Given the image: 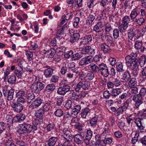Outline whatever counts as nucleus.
Wrapping results in <instances>:
<instances>
[{
  "label": "nucleus",
  "instance_id": "1",
  "mask_svg": "<svg viewBox=\"0 0 146 146\" xmlns=\"http://www.w3.org/2000/svg\"><path fill=\"white\" fill-rule=\"evenodd\" d=\"M37 129V125H32L27 123L24 122L19 125L17 131L20 135H22L31 132L34 133Z\"/></svg>",
  "mask_w": 146,
  "mask_h": 146
},
{
  "label": "nucleus",
  "instance_id": "2",
  "mask_svg": "<svg viewBox=\"0 0 146 146\" xmlns=\"http://www.w3.org/2000/svg\"><path fill=\"white\" fill-rule=\"evenodd\" d=\"M146 96V89L142 88L139 91V93L133 96L132 97V100L135 102L134 108L139 110L141 105L143 102V98Z\"/></svg>",
  "mask_w": 146,
  "mask_h": 146
},
{
  "label": "nucleus",
  "instance_id": "3",
  "mask_svg": "<svg viewBox=\"0 0 146 146\" xmlns=\"http://www.w3.org/2000/svg\"><path fill=\"white\" fill-rule=\"evenodd\" d=\"M137 54L132 53L130 55L127 56L125 58V63L126 66L129 69H133L136 67H138L139 64H138V59L137 58Z\"/></svg>",
  "mask_w": 146,
  "mask_h": 146
},
{
  "label": "nucleus",
  "instance_id": "4",
  "mask_svg": "<svg viewBox=\"0 0 146 146\" xmlns=\"http://www.w3.org/2000/svg\"><path fill=\"white\" fill-rule=\"evenodd\" d=\"M127 34L128 38L132 40L133 37L134 39H138L141 36V33L139 30L135 29L133 27L130 28L128 30Z\"/></svg>",
  "mask_w": 146,
  "mask_h": 146
},
{
  "label": "nucleus",
  "instance_id": "5",
  "mask_svg": "<svg viewBox=\"0 0 146 146\" xmlns=\"http://www.w3.org/2000/svg\"><path fill=\"white\" fill-rule=\"evenodd\" d=\"M44 87V84L40 82H34L31 87V89L33 92L38 93Z\"/></svg>",
  "mask_w": 146,
  "mask_h": 146
},
{
  "label": "nucleus",
  "instance_id": "6",
  "mask_svg": "<svg viewBox=\"0 0 146 146\" xmlns=\"http://www.w3.org/2000/svg\"><path fill=\"white\" fill-rule=\"evenodd\" d=\"M89 83L87 81L84 80L80 81L75 87V91L78 92L81 88L84 90H87L89 87Z\"/></svg>",
  "mask_w": 146,
  "mask_h": 146
},
{
  "label": "nucleus",
  "instance_id": "7",
  "mask_svg": "<svg viewBox=\"0 0 146 146\" xmlns=\"http://www.w3.org/2000/svg\"><path fill=\"white\" fill-rule=\"evenodd\" d=\"M70 87L68 85H64L62 86L59 87L57 90V93L60 95L64 96L67 93H69Z\"/></svg>",
  "mask_w": 146,
  "mask_h": 146
},
{
  "label": "nucleus",
  "instance_id": "8",
  "mask_svg": "<svg viewBox=\"0 0 146 146\" xmlns=\"http://www.w3.org/2000/svg\"><path fill=\"white\" fill-rule=\"evenodd\" d=\"M44 100L41 98H38L35 100L29 106V110H30L39 107L42 103H43Z\"/></svg>",
  "mask_w": 146,
  "mask_h": 146
},
{
  "label": "nucleus",
  "instance_id": "9",
  "mask_svg": "<svg viewBox=\"0 0 146 146\" xmlns=\"http://www.w3.org/2000/svg\"><path fill=\"white\" fill-rule=\"evenodd\" d=\"M99 72H100L101 74L104 77H107L109 74L108 68L106 64L104 63L101 64L99 67Z\"/></svg>",
  "mask_w": 146,
  "mask_h": 146
},
{
  "label": "nucleus",
  "instance_id": "10",
  "mask_svg": "<svg viewBox=\"0 0 146 146\" xmlns=\"http://www.w3.org/2000/svg\"><path fill=\"white\" fill-rule=\"evenodd\" d=\"M84 135L83 132L79 134H77L73 136L74 141L77 143L81 144L84 139Z\"/></svg>",
  "mask_w": 146,
  "mask_h": 146
},
{
  "label": "nucleus",
  "instance_id": "11",
  "mask_svg": "<svg viewBox=\"0 0 146 146\" xmlns=\"http://www.w3.org/2000/svg\"><path fill=\"white\" fill-rule=\"evenodd\" d=\"M12 103L11 106L14 111L18 113H20L21 111L23 109V106L22 104L18 102Z\"/></svg>",
  "mask_w": 146,
  "mask_h": 146
},
{
  "label": "nucleus",
  "instance_id": "12",
  "mask_svg": "<svg viewBox=\"0 0 146 146\" xmlns=\"http://www.w3.org/2000/svg\"><path fill=\"white\" fill-rule=\"evenodd\" d=\"M135 47L137 50H140L141 52L146 51V46H143L142 42L141 41H136L135 44Z\"/></svg>",
  "mask_w": 146,
  "mask_h": 146
},
{
  "label": "nucleus",
  "instance_id": "13",
  "mask_svg": "<svg viewBox=\"0 0 146 146\" xmlns=\"http://www.w3.org/2000/svg\"><path fill=\"white\" fill-rule=\"evenodd\" d=\"M134 122L137 126L138 129L141 130L144 129L145 127L142 125L141 119L140 117L134 118Z\"/></svg>",
  "mask_w": 146,
  "mask_h": 146
},
{
  "label": "nucleus",
  "instance_id": "14",
  "mask_svg": "<svg viewBox=\"0 0 146 146\" xmlns=\"http://www.w3.org/2000/svg\"><path fill=\"white\" fill-rule=\"evenodd\" d=\"M140 13V11H139V9H135L131 11L130 14V17L133 21L137 18V17Z\"/></svg>",
  "mask_w": 146,
  "mask_h": 146
},
{
  "label": "nucleus",
  "instance_id": "15",
  "mask_svg": "<svg viewBox=\"0 0 146 146\" xmlns=\"http://www.w3.org/2000/svg\"><path fill=\"white\" fill-rule=\"evenodd\" d=\"M121 80L123 82H127L131 78V75L128 70L124 72L122 74Z\"/></svg>",
  "mask_w": 146,
  "mask_h": 146
},
{
  "label": "nucleus",
  "instance_id": "16",
  "mask_svg": "<svg viewBox=\"0 0 146 146\" xmlns=\"http://www.w3.org/2000/svg\"><path fill=\"white\" fill-rule=\"evenodd\" d=\"M58 138L57 137H52L50 138L46 142L47 146H54L57 142Z\"/></svg>",
  "mask_w": 146,
  "mask_h": 146
},
{
  "label": "nucleus",
  "instance_id": "17",
  "mask_svg": "<svg viewBox=\"0 0 146 146\" xmlns=\"http://www.w3.org/2000/svg\"><path fill=\"white\" fill-rule=\"evenodd\" d=\"M46 67L47 68L44 70V75L46 78H50L52 75L53 70L48 65H46Z\"/></svg>",
  "mask_w": 146,
  "mask_h": 146
},
{
  "label": "nucleus",
  "instance_id": "18",
  "mask_svg": "<svg viewBox=\"0 0 146 146\" xmlns=\"http://www.w3.org/2000/svg\"><path fill=\"white\" fill-rule=\"evenodd\" d=\"M100 65L101 64L97 66L96 64L92 63L88 66V68L92 72L98 73L99 72V67Z\"/></svg>",
  "mask_w": 146,
  "mask_h": 146
},
{
  "label": "nucleus",
  "instance_id": "19",
  "mask_svg": "<svg viewBox=\"0 0 146 146\" xmlns=\"http://www.w3.org/2000/svg\"><path fill=\"white\" fill-rule=\"evenodd\" d=\"M134 1L132 0H126L124 3L125 9H132L133 6L134 5Z\"/></svg>",
  "mask_w": 146,
  "mask_h": 146
},
{
  "label": "nucleus",
  "instance_id": "20",
  "mask_svg": "<svg viewBox=\"0 0 146 146\" xmlns=\"http://www.w3.org/2000/svg\"><path fill=\"white\" fill-rule=\"evenodd\" d=\"M100 47L101 50L104 53H110L111 51V48L106 43L102 44Z\"/></svg>",
  "mask_w": 146,
  "mask_h": 146
},
{
  "label": "nucleus",
  "instance_id": "21",
  "mask_svg": "<svg viewBox=\"0 0 146 146\" xmlns=\"http://www.w3.org/2000/svg\"><path fill=\"white\" fill-rule=\"evenodd\" d=\"M146 21V19L145 18L140 17L139 18L136 19L133 22L138 26H141L143 25Z\"/></svg>",
  "mask_w": 146,
  "mask_h": 146
},
{
  "label": "nucleus",
  "instance_id": "22",
  "mask_svg": "<svg viewBox=\"0 0 146 146\" xmlns=\"http://www.w3.org/2000/svg\"><path fill=\"white\" fill-rule=\"evenodd\" d=\"M14 72L16 76L19 78H21L24 77L26 75V74H24L23 69L20 70L16 68Z\"/></svg>",
  "mask_w": 146,
  "mask_h": 146
},
{
  "label": "nucleus",
  "instance_id": "23",
  "mask_svg": "<svg viewBox=\"0 0 146 146\" xmlns=\"http://www.w3.org/2000/svg\"><path fill=\"white\" fill-rule=\"evenodd\" d=\"M25 115L23 113H20L18 116H15L14 117L13 120L15 122H19L25 119Z\"/></svg>",
  "mask_w": 146,
  "mask_h": 146
},
{
  "label": "nucleus",
  "instance_id": "24",
  "mask_svg": "<svg viewBox=\"0 0 146 146\" xmlns=\"http://www.w3.org/2000/svg\"><path fill=\"white\" fill-rule=\"evenodd\" d=\"M131 88H132L129 92V96L130 97H133L134 95L137 94L138 89V88L136 86Z\"/></svg>",
  "mask_w": 146,
  "mask_h": 146
},
{
  "label": "nucleus",
  "instance_id": "25",
  "mask_svg": "<svg viewBox=\"0 0 146 146\" xmlns=\"http://www.w3.org/2000/svg\"><path fill=\"white\" fill-rule=\"evenodd\" d=\"M56 88V86L53 83L50 84L48 85L46 87L45 90L49 93L52 92Z\"/></svg>",
  "mask_w": 146,
  "mask_h": 146
},
{
  "label": "nucleus",
  "instance_id": "26",
  "mask_svg": "<svg viewBox=\"0 0 146 146\" xmlns=\"http://www.w3.org/2000/svg\"><path fill=\"white\" fill-rule=\"evenodd\" d=\"M138 60L139 66L140 65L141 68L144 67L146 63V57L145 55L142 56Z\"/></svg>",
  "mask_w": 146,
  "mask_h": 146
},
{
  "label": "nucleus",
  "instance_id": "27",
  "mask_svg": "<svg viewBox=\"0 0 146 146\" xmlns=\"http://www.w3.org/2000/svg\"><path fill=\"white\" fill-rule=\"evenodd\" d=\"M68 95L70 96V99L72 100H74L77 101H80V99L79 98V96L78 94H77L76 93L72 92H71L69 93Z\"/></svg>",
  "mask_w": 146,
  "mask_h": 146
},
{
  "label": "nucleus",
  "instance_id": "28",
  "mask_svg": "<svg viewBox=\"0 0 146 146\" xmlns=\"http://www.w3.org/2000/svg\"><path fill=\"white\" fill-rule=\"evenodd\" d=\"M71 36L70 42L72 43L76 42L80 38V35L78 33H75Z\"/></svg>",
  "mask_w": 146,
  "mask_h": 146
},
{
  "label": "nucleus",
  "instance_id": "29",
  "mask_svg": "<svg viewBox=\"0 0 146 146\" xmlns=\"http://www.w3.org/2000/svg\"><path fill=\"white\" fill-rule=\"evenodd\" d=\"M98 118V116L96 115L92 118L90 120V124L93 128L95 127L97 125V123Z\"/></svg>",
  "mask_w": 146,
  "mask_h": 146
},
{
  "label": "nucleus",
  "instance_id": "30",
  "mask_svg": "<svg viewBox=\"0 0 146 146\" xmlns=\"http://www.w3.org/2000/svg\"><path fill=\"white\" fill-rule=\"evenodd\" d=\"M45 112L41 108L40 109L35 113V116L37 118H42Z\"/></svg>",
  "mask_w": 146,
  "mask_h": 146
},
{
  "label": "nucleus",
  "instance_id": "31",
  "mask_svg": "<svg viewBox=\"0 0 146 146\" xmlns=\"http://www.w3.org/2000/svg\"><path fill=\"white\" fill-rule=\"evenodd\" d=\"M56 50L54 48H51L46 52L48 58H52L53 57L56 52Z\"/></svg>",
  "mask_w": 146,
  "mask_h": 146
},
{
  "label": "nucleus",
  "instance_id": "32",
  "mask_svg": "<svg viewBox=\"0 0 146 146\" xmlns=\"http://www.w3.org/2000/svg\"><path fill=\"white\" fill-rule=\"evenodd\" d=\"M137 85V80L135 78H132L130 79L128 83V85L129 87H135Z\"/></svg>",
  "mask_w": 146,
  "mask_h": 146
},
{
  "label": "nucleus",
  "instance_id": "33",
  "mask_svg": "<svg viewBox=\"0 0 146 146\" xmlns=\"http://www.w3.org/2000/svg\"><path fill=\"white\" fill-rule=\"evenodd\" d=\"M7 82L10 84H14L16 81V77L15 75L12 74L9 76L7 80Z\"/></svg>",
  "mask_w": 146,
  "mask_h": 146
},
{
  "label": "nucleus",
  "instance_id": "34",
  "mask_svg": "<svg viewBox=\"0 0 146 146\" xmlns=\"http://www.w3.org/2000/svg\"><path fill=\"white\" fill-rule=\"evenodd\" d=\"M51 103L50 101H47L43 106V108L42 109L45 112L48 111L50 110L51 107Z\"/></svg>",
  "mask_w": 146,
  "mask_h": 146
},
{
  "label": "nucleus",
  "instance_id": "35",
  "mask_svg": "<svg viewBox=\"0 0 146 146\" xmlns=\"http://www.w3.org/2000/svg\"><path fill=\"white\" fill-rule=\"evenodd\" d=\"M67 133L63 134L62 136L67 141H71L73 138V136L71 134L70 131H68Z\"/></svg>",
  "mask_w": 146,
  "mask_h": 146
},
{
  "label": "nucleus",
  "instance_id": "36",
  "mask_svg": "<svg viewBox=\"0 0 146 146\" xmlns=\"http://www.w3.org/2000/svg\"><path fill=\"white\" fill-rule=\"evenodd\" d=\"M121 93V89L119 88L113 89L111 92V95L115 97Z\"/></svg>",
  "mask_w": 146,
  "mask_h": 146
},
{
  "label": "nucleus",
  "instance_id": "37",
  "mask_svg": "<svg viewBox=\"0 0 146 146\" xmlns=\"http://www.w3.org/2000/svg\"><path fill=\"white\" fill-rule=\"evenodd\" d=\"M59 130L63 134L67 133L68 131H70L68 127L64 125L60 124L59 125Z\"/></svg>",
  "mask_w": 146,
  "mask_h": 146
},
{
  "label": "nucleus",
  "instance_id": "38",
  "mask_svg": "<svg viewBox=\"0 0 146 146\" xmlns=\"http://www.w3.org/2000/svg\"><path fill=\"white\" fill-rule=\"evenodd\" d=\"M1 87L3 95L5 97H6L7 94L11 90V89H10L9 88V86L6 85L2 86Z\"/></svg>",
  "mask_w": 146,
  "mask_h": 146
},
{
  "label": "nucleus",
  "instance_id": "39",
  "mask_svg": "<svg viewBox=\"0 0 146 146\" xmlns=\"http://www.w3.org/2000/svg\"><path fill=\"white\" fill-rule=\"evenodd\" d=\"M83 56V54L81 53H76L72 55V59L73 60H76L80 59Z\"/></svg>",
  "mask_w": 146,
  "mask_h": 146
},
{
  "label": "nucleus",
  "instance_id": "40",
  "mask_svg": "<svg viewBox=\"0 0 146 146\" xmlns=\"http://www.w3.org/2000/svg\"><path fill=\"white\" fill-rule=\"evenodd\" d=\"M82 38L86 44L90 43L92 40V37L91 35H86Z\"/></svg>",
  "mask_w": 146,
  "mask_h": 146
},
{
  "label": "nucleus",
  "instance_id": "41",
  "mask_svg": "<svg viewBox=\"0 0 146 146\" xmlns=\"http://www.w3.org/2000/svg\"><path fill=\"white\" fill-rule=\"evenodd\" d=\"M90 110L88 108H86L82 110L81 113V117L85 118L88 113H90Z\"/></svg>",
  "mask_w": 146,
  "mask_h": 146
},
{
  "label": "nucleus",
  "instance_id": "42",
  "mask_svg": "<svg viewBox=\"0 0 146 146\" xmlns=\"http://www.w3.org/2000/svg\"><path fill=\"white\" fill-rule=\"evenodd\" d=\"M124 106H121L117 109L116 112L114 114L116 116H118L121 114H122L124 111Z\"/></svg>",
  "mask_w": 146,
  "mask_h": 146
},
{
  "label": "nucleus",
  "instance_id": "43",
  "mask_svg": "<svg viewBox=\"0 0 146 146\" xmlns=\"http://www.w3.org/2000/svg\"><path fill=\"white\" fill-rule=\"evenodd\" d=\"M25 54L28 61L31 62L33 60V54L32 52L29 50H27Z\"/></svg>",
  "mask_w": 146,
  "mask_h": 146
},
{
  "label": "nucleus",
  "instance_id": "44",
  "mask_svg": "<svg viewBox=\"0 0 146 146\" xmlns=\"http://www.w3.org/2000/svg\"><path fill=\"white\" fill-rule=\"evenodd\" d=\"M130 19L131 18L129 16L126 15L122 18V23L128 26L129 23L130 22Z\"/></svg>",
  "mask_w": 146,
  "mask_h": 146
},
{
  "label": "nucleus",
  "instance_id": "45",
  "mask_svg": "<svg viewBox=\"0 0 146 146\" xmlns=\"http://www.w3.org/2000/svg\"><path fill=\"white\" fill-rule=\"evenodd\" d=\"M128 26L125 25L124 24L122 23H119L118 25V27L119 30L120 32H124L125 31L128 27Z\"/></svg>",
  "mask_w": 146,
  "mask_h": 146
},
{
  "label": "nucleus",
  "instance_id": "46",
  "mask_svg": "<svg viewBox=\"0 0 146 146\" xmlns=\"http://www.w3.org/2000/svg\"><path fill=\"white\" fill-rule=\"evenodd\" d=\"M14 117H13L10 114H8L6 117L7 125L12 124L13 122H15V120H13Z\"/></svg>",
  "mask_w": 146,
  "mask_h": 146
},
{
  "label": "nucleus",
  "instance_id": "47",
  "mask_svg": "<svg viewBox=\"0 0 146 146\" xmlns=\"http://www.w3.org/2000/svg\"><path fill=\"white\" fill-rule=\"evenodd\" d=\"M74 108L72 110V113H74V114H77L80 112L81 110V106L79 105H76L74 107Z\"/></svg>",
  "mask_w": 146,
  "mask_h": 146
},
{
  "label": "nucleus",
  "instance_id": "48",
  "mask_svg": "<svg viewBox=\"0 0 146 146\" xmlns=\"http://www.w3.org/2000/svg\"><path fill=\"white\" fill-rule=\"evenodd\" d=\"M117 70L119 72L124 71L123 69V64L121 62H118L116 65Z\"/></svg>",
  "mask_w": 146,
  "mask_h": 146
},
{
  "label": "nucleus",
  "instance_id": "49",
  "mask_svg": "<svg viewBox=\"0 0 146 146\" xmlns=\"http://www.w3.org/2000/svg\"><path fill=\"white\" fill-rule=\"evenodd\" d=\"M95 19V17L94 15H90L86 20V24L88 25H89L93 22Z\"/></svg>",
  "mask_w": 146,
  "mask_h": 146
},
{
  "label": "nucleus",
  "instance_id": "50",
  "mask_svg": "<svg viewBox=\"0 0 146 146\" xmlns=\"http://www.w3.org/2000/svg\"><path fill=\"white\" fill-rule=\"evenodd\" d=\"M64 98L63 96H57L56 98V104L58 106H60L64 101Z\"/></svg>",
  "mask_w": 146,
  "mask_h": 146
},
{
  "label": "nucleus",
  "instance_id": "51",
  "mask_svg": "<svg viewBox=\"0 0 146 146\" xmlns=\"http://www.w3.org/2000/svg\"><path fill=\"white\" fill-rule=\"evenodd\" d=\"M14 93V90L13 89H11V90L9 91L6 95L7 100H12L13 98V95Z\"/></svg>",
  "mask_w": 146,
  "mask_h": 146
},
{
  "label": "nucleus",
  "instance_id": "52",
  "mask_svg": "<svg viewBox=\"0 0 146 146\" xmlns=\"http://www.w3.org/2000/svg\"><path fill=\"white\" fill-rule=\"evenodd\" d=\"M94 72L91 71H88L87 75L84 77V78H87L89 80H92L94 78Z\"/></svg>",
  "mask_w": 146,
  "mask_h": 146
},
{
  "label": "nucleus",
  "instance_id": "53",
  "mask_svg": "<svg viewBox=\"0 0 146 146\" xmlns=\"http://www.w3.org/2000/svg\"><path fill=\"white\" fill-rule=\"evenodd\" d=\"M54 113L56 116L60 117L62 116L64 112L62 109H58L54 111Z\"/></svg>",
  "mask_w": 146,
  "mask_h": 146
},
{
  "label": "nucleus",
  "instance_id": "54",
  "mask_svg": "<svg viewBox=\"0 0 146 146\" xmlns=\"http://www.w3.org/2000/svg\"><path fill=\"white\" fill-rule=\"evenodd\" d=\"M35 97V96L33 93H29L27 97V101L29 103L31 102V101L34 99Z\"/></svg>",
  "mask_w": 146,
  "mask_h": 146
},
{
  "label": "nucleus",
  "instance_id": "55",
  "mask_svg": "<svg viewBox=\"0 0 146 146\" xmlns=\"http://www.w3.org/2000/svg\"><path fill=\"white\" fill-rule=\"evenodd\" d=\"M103 29L102 27L100 26L99 23L95 25L94 28V30L98 33L101 32Z\"/></svg>",
  "mask_w": 146,
  "mask_h": 146
},
{
  "label": "nucleus",
  "instance_id": "56",
  "mask_svg": "<svg viewBox=\"0 0 146 146\" xmlns=\"http://www.w3.org/2000/svg\"><path fill=\"white\" fill-rule=\"evenodd\" d=\"M113 141V139L111 137H106L104 139L102 140V141L105 144H110L112 143Z\"/></svg>",
  "mask_w": 146,
  "mask_h": 146
},
{
  "label": "nucleus",
  "instance_id": "57",
  "mask_svg": "<svg viewBox=\"0 0 146 146\" xmlns=\"http://www.w3.org/2000/svg\"><path fill=\"white\" fill-rule=\"evenodd\" d=\"M59 77L56 75H53L50 79V81L53 83H57L58 82Z\"/></svg>",
  "mask_w": 146,
  "mask_h": 146
},
{
  "label": "nucleus",
  "instance_id": "58",
  "mask_svg": "<svg viewBox=\"0 0 146 146\" xmlns=\"http://www.w3.org/2000/svg\"><path fill=\"white\" fill-rule=\"evenodd\" d=\"M119 30L117 29H115L113 32L114 38L115 39H117L119 37Z\"/></svg>",
  "mask_w": 146,
  "mask_h": 146
},
{
  "label": "nucleus",
  "instance_id": "59",
  "mask_svg": "<svg viewBox=\"0 0 146 146\" xmlns=\"http://www.w3.org/2000/svg\"><path fill=\"white\" fill-rule=\"evenodd\" d=\"M25 95V90H20L17 92L16 97H23Z\"/></svg>",
  "mask_w": 146,
  "mask_h": 146
},
{
  "label": "nucleus",
  "instance_id": "60",
  "mask_svg": "<svg viewBox=\"0 0 146 146\" xmlns=\"http://www.w3.org/2000/svg\"><path fill=\"white\" fill-rule=\"evenodd\" d=\"M74 126L75 128L76 129L80 131H81L82 129V125L81 123L79 122H75L74 123Z\"/></svg>",
  "mask_w": 146,
  "mask_h": 146
},
{
  "label": "nucleus",
  "instance_id": "61",
  "mask_svg": "<svg viewBox=\"0 0 146 146\" xmlns=\"http://www.w3.org/2000/svg\"><path fill=\"white\" fill-rule=\"evenodd\" d=\"M107 38L106 41L110 44L111 46H113L114 43L113 41V39L112 36H110L107 35L106 36Z\"/></svg>",
  "mask_w": 146,
  "mask_h": 146
},
{
  "label": "nucleus",
  "instance_id": "62",
  "mask_svg": "<svg viewBox=\"0 0 146 146\" xmlns=\"http://www.w3.org/2000/svg\"><path fill=\"white\" fill-rule=\"evenodd\" d=\"M46 66L41 63L39 62L36 64L35 67L37 70H42L43 68H45Z\"/></svg>",
  "mask_w": 146,
  "mask_h": 146
},
{
  "label": "nucleus",
  "instance_id": "63",
  "mask_svg": "<svg viewBox=\"0 0 146 146\" xmlns=\"http://www.w3.org/2000/svg\"><path fill=\"white\" fill-rule=\"evenodd\" d=\"M89 46H86L84 47L81 50V53L83 55L88 54Z\"/></svg>",
  "mask_w": 146,
  "mask_h": 146
},
{
  "label": "nucleus",
  "instance_id": "64",
  "mask_svg": "<svg viewBox=\"0 0 146 146\" xmlns=\"http://www.w3.org/2000/svg\"><path fill=\"white\" fill-rule=\"evenodd\" d=\"M95 0H90L87 3V7L89 8H93L94 6V2Z\"/></svg>",
  "mask_w": 146,
  "mask_h": 146
}]
</instances>
